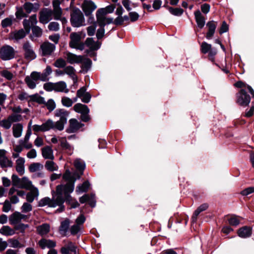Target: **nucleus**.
<instances>
[{
	"instance_id": "58",
	"label": "nucleus",
	"mask_w": 254,
	"mask_h": 254,
	"mask_svg": "<svg viewBox=\"0 0 254 254\" xmlns=\"http://www.w3.org/2000/svg\"><path fill=\"white\" fill-rule=\"evenodd\" d=\"M228 222L230 225L236 226L240 224V220L236 216H232L228 219Z\"/></svg>"
},
{
	"instance_id": "10",
	"label": "nucleus",
	"mask_w": 254,
	"mask_h": 254,
	"mask_svg": "<svg viewBox=\"0 0 254 254\" xmlns=\"http://www.w3.org/2000/svg\"><path fill=\"white\" fill-rule=\"evenodd\" d=\"M251 101V97L246 90L242 89L237 94V103L241 106H247Z\"/></svg>"
},
{
	"instance_id": "7",
	"label": "nucleus",
	"mask_w": 254,
	"mask_h": 254,
	"mask_svg": "<svg viewBox=\"0 0 254 254\" xmlns=\"http://www.w3.org/2000/svg\"><path fill=\"white\" fill-rule=\"evenodd\" d=\"M22 49L24 58L26 61H31L36 58V54L32 44L30 42H24L22 44Z\"/></svg>"
},
{
	"instance_id": "56",
	"label": "nucleus",
	"mask_w": 254,
	"mask_h": 254,
	"mask_svg": "<svg viewBox=\"0 0 254 254\" xmlns=\"http://www.w3.org/2000/svg\"><path fill=\"white\" fill-rule=\"evenodd\" d=\"M65 246L69 251L74 253V254H76L77 247L73 243L68 242Z\"/></svg>"
},
{
	"instance_id": "64",
	"label": "nucleus",
	"mask_w": 254,
	"mask_h": 254,
	"mask_svg": "<svg viewBox=\"0 0 254 254\" xmlns=\"http://www.w3.org/2000/svg\"><path fill=\"white\" fill-rule=\"evenodd\" d=\"M253 192H254V187H252L247 188L243 190L241 192V194L244 196H247Z\"/></svg>"
},
{
	"instance_id": "24",
	"label": "nucleus",
	"mask_w": 254,
	"mask_h": 254,
	"mask_svg": "<svg viewBox=\"0 0 254 254\" xmlns=\"http://www.w3.org/2000/svg\"><path fill=\"white\" fill-rule=\"evenodd\" d=\"M59 142L62 148L66 150L69 155H71L73 151V147L71 146L66 141L65 138L61 137L59 138Z\"/></svg>"
},
{
	"instance_id": "37",
	"label": "nucleus",
	"mask_w": 254,
	"mask_h": 254,
	"mask_svg": "<svg viewBox=\"0 0 254 254\" xmlns=\"http://www.w3.org/2000/svg\"><path fill=\"white\" fill-rule=\"evenodd\" d=\"M45 167L48 171L50 172L57 171L58 169L57 165L52 160L47 161L45 163Z\"/></svg>"
},
{
	"instance_id": "32",
	"label": "nucleus",
	"mask_w": 254,
	"mask_h": 254,
	"mask_svg": "<svg viewBox=\"0 0 254 254\" xmlns=\"http://www.w3.org/2000/svg\"><path fill=\"white\" fill-rule=\"evenodd\" d=\"M50 225L47 223L43 224L37 227V231L38 233L43 236L47 234L50 231Z\"/></svg>"
},
{
	"instance_id": "14",
	"label": "nucleus",
	"mask_w": 254,
	"mask_h": 254,
	"mask_svg": "<svg viewBox=\"0 0 254 254\" xmlns=\"http://www.w3.org/2000/svg\"><path fill=\"white\" fill-rule=\"evenodd\" d=\"M84 126L83 124L79 122L76 119H71L69 121V127L66 131L68 133H74Z\"/></svg>"
},
{
	"instance_id": "11",
	"label": "nucleus",
	"mask_w": 254,
	"mask_h": 254,
	"mask_svg": "<svg viewBox=\"0 0 254 254\" xmlns=\"http://www.w3.org/2000/svg\"><path fill=\"white\" fill-rule=\"evenodd\" d=\"M54 122L51 119H48L41 125H34L33 126V130L35 132H46L53 129Z\"/></svg>"
},
{
	"instance_id": "30",
	"label": "nucleus",
	"mask_w": 254,
	"mask_h": 254,
	"mask_svg": "<svg viewBox=\"0 0 254 254\" xmlns=\"http://www.w3.org/2000/svg\"><path fill=\"white\" fill-rule=\"evenodd\" d=\"M23 130V126L21 124H14L12 127L13 135L15 138H19L21 136Z\"/></svg>"
},
{
	"instance_id": "17",
	"label": "nucleus",
	"mask_w": 254,
	"mask_h": 254,
	"mask_svg": "<svg viewBox=\"0 0 254 254\" xmlns=\"http://www.w3.org/2000/svg\"><path fill=\"white\" fill-rule=\"evenodd\" d=\"M79 201L81 203H84L87 201L91 207H94L96 203L95 194L93 193H91L90 195L84 194L79 198Z\"/></svg>"
},
{
	"instance_id": "26",
	"label": "nucleus",
	"mask_w": 254,
	"mask_h": 254,
	"mask_svg": "<svg viewBox=\"0 0 254 254\" xmlns=\"http://www.w3.org/2000/svg\"><path fill=\"white\" fill-rule=\"evenodd\" d=\"M23 8L27 14L31 13L32 11H36L39 7V4L37 3H31L30 2H26L23 4Z\"/></svg>"
},
{
	"instance_id": "27",
	"label": "nucleus",
	"mask_w": 254,
	"mask_h": 254,
	"mask_svg": "<svg viewBox=\"0 0 254 254\" xmlns=\"http://www.w3.org/2000/svg\"><path fill=\"white\" fill-rule=\"evenodd\" d=\"M194 16L198 27L200 28H203L205 24V20L200 11L199 10L195 11Z\"/></svg>"
},
{
	"instance_id": "49",
	"label": "nucleus",
	"mask_w": 254,
	"mask_h": 254,
	"mask_svg": "<svg viewBox=\"0 0 254 254\" xmlns=\"http://www.w3.org/2000/svg\"><path fill=\"white\" fill-rule=\"evenodd\" d=\"M61 102L62 105L66 107H70L73 104L72 100L67 97L64 96L62 97Z\"/></svg>"
},
{
	"instance_id": "53",
	"label": "nucleus",
	"mask_w": 254,
	"mask_h": 254,
	"mask_svg": "<svg viewBox=\"0 0 254 254\" xmlns=\"http://www.w3.org/2000/svg\"><path fill=\"white\" fill-rule=\"evenodd\" d=\"M48 29L50 31H58L60 29V25L57 22H51L48 25Z\"/></svg>"
},
{
	"instance_id": "46",
	"label": "nucleus",
	"mask_w": 254,
	"mask_h": 254,
	"mask_svg": "<svg viewBox=\"0 0 254 254\" xmlns=\"http://www.w3.org/2000/svg\"><path fill=\"white\" fill-rule=\"evenodd\" d=\"M66 64V61L63 58L57 59L53 64L55 67L58 68H64Z\"/></svg>"
},
{
	"instance_id": "44",
	"label": "nucleus",
	"mask_w": 254,
	"mask_h": 254,
	"mask_svg": "<svg viewBox=\"0 0 254 254\" xmlns=\"http://www.w3.org/2000/svg\"><path fill=\"white\" fill-rule=\"evenodd\" d=\"M14 19L13 16H9L5 18L1 21V25L3 28H5L10 26L12 25L13 20Z\"/></svg>"
},
{
	"instance_id": "15",
	"label": "nucleus",
	"mask_w": 254,
	"mask_h": 254,
	"mask_svg": "<svg viewBox=\"0 0 254 254\" xmlns=\"http://www.w3.org/2000/svg\"><path fill=\"white\" fill-rule=\"evenodd\" d=\"M6 151L4 149H0V166L2 168L12 167L13 163L6 156Z\"/></svg>"
},
{
	"instance_id": "20",
	"label": "nucleus",
	"mask_w": 254,
	"mask_h": 254,
	"mask_svg": "<svg viewBox=\"0 0 254 254\" xmlns=\"http://www.w3.org/2000/svg\"><path fill=\"white\" fill-rule=\"evenodd\" d=\"M252 229L250 227L244 226L240 228L238 231V236L242 238H247L251 236Z\"/></svg>"
},
{
	"instance_id": "38",
	"label": "nucleus",
	"mask_w": 254,
	"mask_h": 254,
	"mask_svg": "<svg viewBox=\"0 0 254 254\" xmlns=\"http://www.w3.org/2000/svg\"><path fill=\"white\" fill-rule=\"evenodd\" d=\"M43 168V165L40 163H33L31 164L29 167V170L30 172L35 173L38 171H40Z\"/></svg>"
},
{
	"instance_id": "2",
	"label": "nucleus",
	"mask_w": 254,
	"mask_h": 254,
	"mask_svg": "<svg viewBox=\"0 0 254 254\" xmlns=\"http://www.w3.org/2000/svg\"><path fill=\"white\" fill-rule=\"evenodd\" d=\"M61 3L60 0H54L52 2L53 9L43 8L39 13V21L43 24H47L53 17L55 20L61 21L63 27L64 28L67 20L65 17L62 16L63 10L60 7Z\"/></svg>"
},
{
	"instance_id": "36",
	"label": "nucleus",
	"mask_w": 254,
	"mask_h": 254,
	"mask_svg": "<svg viewBox=\"0 0 254 254\" xmlns=\"http://www.w3.org/2000/svg\"><path fill=\"white\" fill-rule=\"evenodd\" d=\"M39 194V191L37 188H35L32 191L27 193L26 194V200L28 202H32L35 197L37 196Z\"/></svg>"
},
{
	"instance_id": "29",
	"label": "nucleus",
	"mask_w": 254,
	"mask_h": 254,
	"mask_svg": "<svg viewBox=\"0 0 254 254\" xmlns=\"http://www.w3.org/2000/svg\"><path fill=\"white\" fill-rule=\"evenodd\" d=\"M74 165L76 169L82 175L85 168V162L81 159L77 158L74 161Z\"/></svg>"
},
{
	"instance_id": "28",
	"label": "nucleus",
	"mask_w": 254,
	"mask_h": 254,
	"mask_svg": "<svg viewBox=\"0 0 254 254\" xmlns=\"http://www.w3.org/2000/svg\"><path fill=\"white\" fill-rule=\"evenodd\" d=\"M73 108L76 112L80 113L81 115L89 113V109L87 106L81 103L76 104L74 106Z\"/></svg>"
},
{
	"instance_id": "34",
	"label": "nucleus",
	"mask_w": 254,
	"mask_h": 254,
	"mask_svg": "<svg viewBox=\"0 0 254 254\" xmlns=\"http://www.w3.org/2000/svg\"><path fill=\"white\" fill-rule=\"evenodd\" d=\"M0 233L6 236H12L15 234V231L8 226H3L0 229Z\"/></svg>"
},
{
	"instance_id": "4",
	"label": "nucleus",
	"mask_w": 254,
	"mask_h": 254,
	"mask_svg": "<svg viewBox=\"0 0 254 254\" xmlns=\"http://www.w3.org/2000/svg\"><path fill=\"white\" fill-rule=\"evenodd\" d=\"M70 23L74 27H79L84 25L85 19L81 11L74 7L70 12Z\"/></svg>"
},
{
	"instance_id": "23",
	"label": "nucleus",
	"mask_w": 254,
	"mask_h": 254,
	"mask_svg": "<svg viewBox=\"0 0 254 254\" xmlns=\"http://www.w3.org/2000/svg\"><path fill=\"white\" fill-rule=\"evenodd\" d=\"M206 26L208 28V31L206 34V38L207 39H210L215 33L217 24L215 21H210L207 23Z\"/></svg>"
},
{
	"instance_id": "41",
	"label": "nucleus",
	"mask_w": 254,
	"mask_h": 254,
	"mask_svg": "<svg viewBox=\"0 0 254 254\" xmlns=\"http://www.w3.org/2000/svg\"><path fill=\"white\" fill-rule=\"evenodd\" d=\"M69 222L68 220H65L62 222L59 230L61 234H65L69 228Z\"/></svg>"
},
{
	"instance_id": "63",
	"label": "nucleus",
	"mask_w": 254,
	"mask_h": 254,
	"mask_svg": "<svg viewBox=\"0 0 254 254\" xmlns=\"http://www.w3.org/2000/svg\"><path fill=\"white\" fill-rule=\"evenodd\" d=\"M31 98V95H29L26 92H22L18 95V99L20 101H27L29 98Z\"/></svg>"
},
{
	"instance_id": "33",
	"label": "nucleus",
	"mask_w": 254,
	"mask_h": 254,
	"mask_svg": "<svg viewBox=\"0 0 254 254\" xmlns=\"http://www.w3.org/2000/svg\"><path fill=\"white\" fill-rule=\"evenodd\" d=\"M52 72V69L50 65H47L46 68L43 70L42 73H41V81H47L49 80L48 77Z\"/></svg>"
},
{
	"instance_id": "39",
	"label": "nucleus",
	"mask_w": 254,
	"mask_h": 254,
	"mask_svg": "<svg viewBox=\"0 0 254 254\" xmlns=\"http://www.w3.org/2000/svg\"><path fill=\"white\" fill-rule=\"evenodd\" d=\"M9 247L13 248H21L24 247V245L21 244L17 239H9L8 240Z\"/></svg>"
},
{
	"instance_id": "57",
	"label": "nucleus",
	"mask_w": 254,
	"mask_h": 254,
	"mask_svg": "<svg viewBox=\"0 0 254 254\" xmlns=\"http://www.w3.org/2000/svg\"><path fill=\"white\" fill-rule=\"evenodd\" d=\"M30 77H31L33 80L37 82L38 80H40L41 81V72H37V71H33L31 72L30 76Z\"/></svg>"
},
{
	"instance_id": "55",
	"label": "nucleus",
	"mask_w": 254,
	"mask_h": 254,
	"mask_svg": "<svg viewBox=\"0 0 254 254\" xmlns=\"http://www.w3.org/2000/svg\"><path fill=\"white\" fill-rule=\"evenodd\" d=\"M32 210V206L29 203L24 202L21 207V211L23 213H27Z\"/></svg>"
},
{
	"instance_id": "12",
	"label": "nucleus",
	"mask_w": 254,
	"mask_h": 254,
	"mask_svg": "<svg viewBox=\"0 0 254 254\" xmlns=\"http://www.w3.org/2000/svg\"><path fill=\"white\" fill-rule=\"evenodd\" d=\"M97 8L95 3L90 0H85L82 4V10L86 16H90Z\"/></svg>"
},
{
	"instance_id": "35",
	"label": "nucleus",
	"mask_w": 254,
	"mask_h": 254,
	"mask_svg": "<svg viewBox=\"0 0 254 254\" xmlns=\"http://www.w3.org/2000/svg\"><path fill=\"white\" fill-rule=\"evenodd\" d=\"M90 186L89 182L88 181H85L82 184L78 185L76 189L77 193H80L86 192Z\"/></svg>"
},
{
	"instance_id": "16",
	"label": "nucleus",
	"mask_w": 254,
	"mask_h": 254,
	"mask_svg": "<svg viewBox=\"0 0 254 254\" xmlns=\"http://www.w3.org/2000/svg\"><path fill=\"white\" fill-rule=\"evenodd\" d=\"M37 244L42 250L46 248L51 249L56 246V242L46 238H42L38 241Z\"/></svg>"
},
{
	"instance_id": "45",
	"label": "nucleus",
	"mask_w": 254,
	"mask_h": 254,
	"mask_svg": "<svg viewBox=\"0 0 254 254\" xmlns=\"http://www.w3.org/2000/svg\"><path fill=\"white\" fill-rule=\"evenodd\" d=\"M45 106L50 112L54 111L56 107V103L52 99H49L47 102H46Z\"/></svg>"
},
{
	"instance_id": "18",
	"label": "nucleus",
	"mask_w": 254,
	"mask_h": 254,
	"mask_svg": "<svg viewBox=\"0 0 254 254\" xmlns=\"http://www.w3.org/2000/svg\"><path fill=\"white\" fill-rule=\"evenodd\" d=\"M28 34L23 29L11 32L10 33V38L16 41L23 39Z\"/></svg>"
},
{
	"instance_id": "54",
	"label": "nucleus",
	"mask_w": 254,
	"mask_h": 254,
	"mask_svg": "<svg viewBox=\"0 0 254 254\" xmlns=\"http://www.w3.org/2000/svg\"><path fill=\"white\" fill-rule=\"evenodd\" d=\"M14 228L16 230H19L21 233H24L25 230L26 228L29 227V225L21 223H19L16 225H14Z\"/></svg>"
},
{
	"instance_id": "19",
	"label": "nucleus",
	"mask_w": 254,
	"mask_h": 254,
	"mask_svg": "<svg viewBox=\"0 0 254 254\" xmlns=\"http://www.w3.org/2000/svg\"><path fill=\"white\" fill-rule=\"evenodd\" d=\"M67 62L70 64L75 63H81L83 60V57L82 56H77L71 53H68L66 55Z\"/></svg>"
},
{
	"instance_id": "62",
	"label": "nucleus",
	"mask_w": 254,
	"mask_h": 254,
	"mask_svg": "<svg viewBox=\"0 0 254 254\" xmlns=\"http://www.w3.org/2000/svg\"><path fill=\"white\" fill-rule=\"evenodd\" d=\"M85 217L83 214H81L76 219L75 223L76 225H78L79 226H82V225L85 221Z\"/></svg>"
},
{
	"instance_id": "42",
	"label": "nucleus",
	"mask_w": 254,
	"mask_h": 254,
	"mask_svg": "<svg viewBox=\"0 0 254 254\" xmlns=\"http://www.w3.org/2000/svg\"><path fill=\"white\" fill-rule=\"evenodd\" d=\"M24 81L30 89H33L36 88L37 82L33 80L31 77L27 76L25 78Z\"/></svg>"
},
{
	"instance_id": "50",
	"label": "nucleus",
	"mask_w": 254,
	"mask_h": 254,
	"mask_svg": "<svg viewBox=\"0 0 254 254\" xmlns=\"http://www.w3.org/2000/svg\"><path fill=\"white\" fill-rule=\"evenodd\" d=\"M31 99L32 100L36 101L37 103L40 104H46V101L45 98L41 96H39L37 94L31 95Z\"/></svg>"
},
{
	"instance_id": "22",
	"label": "nucleus",
	"mask_w": 254,
	"mask_h": 254,
	"mask_svg": "<svg viewBox=\"0 0 254 254\" xmlns=\"http://www.w3.org/2000/svg\"><path fill=\"white\" fill-rule=\"evenodd\" d=\"M84 44L92 51L97 50L101 46V44L98 42H95L92 38H87Z\"/></svg>"
},
{
	"instance_id": "60",
	"label": "nucleus",
	"mask_w": 254,
	"mask_h": 254,
	"mask_svg": "<svg viewBox=\"0 0 254 254\" xmlns=\"http://www.w3.org/2000/svg\"><path fill=\"white\" fill-rule=\"evenodd\" d=\"M11 208V202L7 199L5 200L3 204L2 211L4 212H8Z\"/></svg>"
},
{
	"instance_id": "52",
	"label": "nucleus",
	"mask_w": 254,
	"mask_h": 254,
	"mask_svg": "<svg viewBox=\"0 0 254 254\" xmlns=\"http://www.w3.org/2000/svg\"><path fill=\"white\" fill-rule=\"evenodd\" d=\"M82 229V226L74 224L70 228V232L71 235H75L78 233Z\"/></svg>"
},
{
	"instance_id": "5",
	"label": "nucleus",
	"mask_w": 254,
	"mask_h": 254,
	"mask_svg": "<svg viewBox=\"0 0 254 254\" xmlns=\"http://www.w3.org/2000/svg\"><path fill=\"white\" fill-rule=\"evenodd\" d=\"M69 46L70 48L82 51L85 44L81 42L82 35L80 32H72L69 36Z\"/></svg>"
},
{
	"instance_id": "8",
	"label": "nucleus",
	"mask_w": 254,
	"mask_h": 254,
	"mask_svg": "<svg viewBox=\"0 0 254 254\" xmlns=\"http://www.w3.org/2000/svg\"><path fill=\"white\" fill-rule=\"evenodd\" d=\"M97 23L99 27H105L106 24H109L113 22V18L107 17L106 13L103 9H98L96 13Z\"/></svg>"
},
{
	"instance_id": "6",
	"label": "nucleus",
	"mask_w": 254,
	"mask_h": 254,
	"mask_svg": "<svg viewBox=\"0 0 254 254\" xmlns=\"http://www.w3.org/2000/svg\"><path fill=\"white\" fill-rule=\"evenodd\" d=\"M11 180L12 185L19 189L29 190L32 186L31 182L26 177L20 179L16 175H12Z\"/></svg>"
},
{
	"instance_id": "40",
	"label": "nucleus",
	"mask_w": 254,
	"mask_h": 254,
	"mask_svg": "<svg viewBox=\"0 0 254 254\" xmlns=\"http://www.w3.org/2000/svg\"><path fill=\"white\" fill-rule=\"evenodd\" d=\"M64 73L68 75L71 78L74 79L75 76V70L72 66L68 65L64 68Z\"/></svg>"
},
{
	"instance_id": "21",
	"label": "nucleus",
	"mask_w": 254,
	"mask_h": 254,
	"mask_svg": "<svg viewBox=\"0 0 254 254\" xmlns=\"http://www.w3.org/2000/svg\"><path fill=\"white\" fill-rule=\"evenodd\" d=\"M42 155L45 159H54L53 150L50 146H46L42 149Z\"/></svg>"
},
{
	"instance_id": "1",
	"label": "nucleus",
	"mask_w": 254,
	"mask_h": 254,
	"mask_svg": "<svg viewBox=\"0 0 254 254\" xmlns=\"http://www.w3.org/2000/svg\"><path fill=\"white\" fill-rule=\"evenodd\" d=\"M63 178L68 182L65 185H60L56 187V190L52 191V197H45L42 198L38 202V206L43 207L48 205L49 207L55 208L59 206L56 212L64 211L65 207L64 201L70 202L71 200L70 193L74 189L75 179L71 176L69 170H66L63 176Z\"/></svg>"
},
{
	"instance_id": "47",
	"label": "nucleus",
	"mask_w": 254,
	"mask_h": 254,
	"mask_svg": "<svg viewBox=\"0 0 254 254\" xmlns=\"http://www.w3.org/2000/svg\"><path fill=\"white\" fill-rule=\"evenodd\" d=\"M212 49L211 45L208 44L206 42H203L201 43L200 50L202 53L206 54Z\"/></svg>"
},
{
	"instance_id": "61",
	"label": "nucleus",
	"mask_w": 254,
	"mask_h": 254,
	"mask_svg": "<svg viewBox=\"0 0 254 254\" xmlns=\"http://www.w3.org/2000/svg\"><path fill=\"white\" fill-rule=\"evenodd\" d=\"M92 64V61L89 59H86L83 62L82 64V68L83 69H85L88 70L89 68H90Z\"/></svg>"
},
{
	"instance_id": "9",
	"label": "nucleus",
	"mask_w": 254,
	"mask_h": 254,
	"mask_svg": "<svg viewBox=\"0 0 254 254\" xmlns=\"http://www.w3.org/2000/svg\"><path fill=\"white\" fill-rule=\"evenodd\" d=\"M15 51L9 45H4L0 49V58L3 61H8L14 58Z\"/></svg>"
},
{
	"instance_id": "3",
	"label": "nucleus",
	"mask_w": 254,
	"mask_h": 254,
	"mask_svg": "<svg viewBox=\"0 0 254 254\" xmlns=\"http://www.w3.org/2000/svg\"><path fill=\"white\" fill-rule=\"evenodd\" d=\"M55 116L60 118V120L56 122H54L53 129L62 131L67 123L69 112L64 109H58L55 112Z\"/></svg>"
},
{
	"instance_id": "51",
	"label": "nucleus",
	"mask_w": 254,
	"mask_h": 254,
	"mask_svg": "<svg viewBox=\"0 0 254 254\" xmlns=\"http://www.w3.org/2000/svg\"><path fill=\"white\" fill-rule=\"evenodd\" d=\"M11 125L12 124L8 118L7 119L2 120L0 122V126L6 129H9Z\"/></svg>"
},
{
	"instance_id": "25",
	"label": "nucleus",
	"mask_w": 254,
	"mask_h": 254,
	"mask_svg": "<svg viewBox=\"0 0 254 254\" xmlns=\"http://www.w3.org/2000/svg\"><path fill=\"white\" fill-rule=\"evenodd\" d=\"M54 91L56 92H64L67 93L69 89L67 88V85L64 81H60L55 83Z\"/></svg>"
},
{
	"instance_id": "48",
	"label": "nucleus",
	"mask_w": 254,
	"mask_h": 254,
	"mask_svg": "<svg viewBox=\"0 0 254 254\" xmlns=\"http://www.w3.org/2000/svg\"><path fill=\"white\" fill-rule=\"evenodd\" d=\"M32 32L33 35L37 38L40 37L42 35V30L37 26H34L32 27Z\"/></svg>"
},
{
	"instance_id": "43",
	"label": "nucleus",
	"mask_w": 254,
	"mask_h": 254,
	"mask_svg": "<svg viewBox=\"0 0 254 254\" xmlns=\"http://www.w3.org/2000/svg\"><path fill=\"white\" fill-rule=\"evenodd\" d=\"M168 10L170 13L177 16L182 15L184 12V10L181 8H173L172 7H168Z\"/></svg>"
},
{
	"instance_id": "13",
	"label": "nucleus",
	"mask_w": 254,
	"mask_h": 254,
	"mask_svg": "<svg viewBox=\"0 0 254 254\" xmlns=\"http://www.w3.org/2000/svg\"><path fill=\"white\" fill-rule=\"evenodd\" d=\"M42 55L43 56H50L56 49L55 44L49 42H45L40 46Z\"/></svg>"
},
{
	"instance_id": "31",
	"label": "nucleus",
	"mask_w": 254,
	"mask_h": 254,
	"mask_svg": "<svg viewBox=\"0 0 254 254\" xmlns=\"http://www.w3.org/2000/svg\"><path fill=\"white\" fill-rule=\"evenodd\" d=\"M9 223L11 225H16L21 221L20 212L15 211L10 215L9 217Z\"/></svg>"
},
{
	"instance_id": "59",
	"label": "nucleus",
	"mask_w": 254,
	"mask_h": 254,
	"mask_svg": "<svg viewBox=\"0 0 254 254\" xmlns=\"http://www.w3.org/2000/svg\"><path fill=\"white\" fill-rule=\"evenodd\" d=\"M55 83L52 82H47L43 85L44 90L50 92L54 90Z\"/></svg>"
}]
</instances>
